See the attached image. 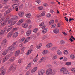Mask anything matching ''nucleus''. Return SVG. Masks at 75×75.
Masks as SVG:
<instances>
[{
    "mask_svg": "<svg viewBox=\"0 0 75 75\" xmlns=\"http://www.w3.org/2000/svg\"><path fill=\"white\" fill-rule=\"evenodd\" d=\"M17 19H18L17 16H12L10 19L9 17L7 18L1 24V25L2 26H4L5 25H6V24H11V23H12L14 20H17Z\"/></svg>",
    "mask_w": 75,
    "mask_h": 75,
    "instance_id": "f257e3e1",
    "label": "nucleus"
},
{
    "mask_svg": "<svg viewBox=\"0 0 75 75\" xmlns=\"http://www.w3.org/2000/svg\"><path fill=\"white\" fill-rule=\"evenodd\" d=\"M60 72L62 73L63 74H64V75H68L69 73V71L67 70V69L65 67H62L60 69Z\"/></svg>",
    "mask_w": 75,
    "mask_h": 75,
    "instance_id": "f03ea898",
    "label": "nucleus"
},
{
    "mask_svg": "<svg viewBox=\"0 0 75 75\" xmlns=\"http://www.w3.org/2000/svg\"><path fill=\"white\" fill-rule=\"evenodd\" d=\"M46 75H54L55 72H54L52 69L49 68L46 70Z\"/></svg>",
    "mask_w": 75,
    "mask_h": 75,
    "instance_id": "7ed1b4c3",
    "label": "nucleus"
},
{
    "mask_svg": "<svg viewBox=\"0 0 75 75\" xmlns=\"http://www.w3.org/2000/svg\"><path fill=\"white\" fill-rule=\"evenodd\" d=\"M7 50L10 52V55H11L14 52V47L13 46H10L8 47Z\"/></svg>",
    "mask_w": 75,
    "mask_h": 75,
    "instance_id": "20e7f679",
    "label": "nucleus"
},
{
    "mask_svg": "<svg viewBox=\"0 0 75 75\" xmlns=\"http://www.w3.org/2000/svg\"><path fill=\"white\" fill-rule=\"evenodd\" d=\"M17 67V65L16 64L14 63L11 65L9 67V69L8 70V71L10 72L11 70H12L14 71L16 69V68Z\"/></svg>",
    "mask_w": 75,
    "mask_h": 75,
    "instance_id": "39448f33",
    "label": "nucleus"
},
{
    "mask_svg": "<svg viewBox=\"0 0 75 75\" xmlns=\"http://www.w3.org/2000/svg\"><path fill=\"white\" fill-rule=\"evenodd\" d=\"M10 57H11V55H10V54L8 55H6L4 58L3 61L4 62L5 61H7V60L9 58H10Z\"/></svg>",
    "mask_w": 75,
    "mask_h": 75,
    "instance_id": "423d86ee",
    "label": "nucleus"
},
{
    "mask_svg": "<svg viewBox=\"0 0 75 75\" xmlns=\"http://www.w3.org/2000/svg\"><path fill=\"white\" fill-rule=\"evenodd\" d=\"M28 26V23H24L22 24V27L23 28H26Z\"/></svg>",
    "mask_w": 75,
    "mask_h": 75,
    "instance_id": "0eeeda50",
    "label": "nucleus"
},
{
    "mask_svg": "<svg viewBox=\"0 0 75 75\" xmlns=\"http://www.w3.org/2000/svg\"><path fill=\"white\" fill-rule=\"evenodd\" d=\"M44 74H45V71L43 69L40 70L38 72L39 75H43Z\"/></svg>",
    "mask_w": 75,
    "mask_h": 75,
    "instance_id": "6e6552de",
    "label": "nucleus"
},
{
    "mask_svg": "<svg viewBox=\"0 0 75 75\" xmlns=\"http://www.w3.org/2000/svg\"><path fill=\"white\" fill-rule=\"evenodd\" d=\"M18 15L20 17H23L24 16V11H20L18 13Z\"/></svg>",
    "mask_w": 75,
    "mask_h": 75,
    "instance_id": "1a4fd4ad",
    "label": "nucleus"
},
{
    "mask_svg": "<svg viewBox=\"0 0 75 75\" xmlns=\"http://www.w3.org/2000/svg\"><path fill=\"white\" fill-rule=\"evenodd\" d=\"M45 59H46L45 57H42L39 61V63H40L44 62L45 60Z\"/></svg>",
    "mask_w": 75,
    "mask_h": 75,
    "instance_id": "9d476101",
    "label": "nucleus"
},
{
    "mask_svg": "<svg viewBox=\"0 0 75 75\" xmlns=\"http://www.w3.org/2000/svg\"><path fill=\"white\" fill-rule=\"evenodd\" d=\"M40 27H42V29L46 27V25L44 24V22H43L42 23L39 25Z\"/></svg>",
    "mask_w": 75,
    "mask_h": 75,
    "instance_id": "9b49d317",
    "label": "nucleus"
},
{
    "mask_svg": "<svg viewBox=\"0 0 75 75\" xmlns=\"http://www.w3.org/2000/svg\"><path fill=\"white\" fill-rule=\"evenodd\" d=\"M53 45V44L51 43H49L46 45L47 48H50V47H51Z\"/></svg>",
    "mask_w": 75,
    "mask_h": 75,
    "instance_id": "f8f14e48",
    "label": "nucleus"
},
{
    "mask_svg": "<svg viewBox=\"0 0 75 75\" xmlns=\"http://www.w3.org/2000/svg\"><path fill=\"white\" fill-rule=\"evenodd\" d=\"M33 51V49H30L26 53V55H30Z\"/></svg>",
    "mask_w": 75,
    "mask_h": 75,
    "instance_id": "ddd939ff",
    "label": "nucleus"
},
{
    "mask_svg": "<svg viewBox=\"0 0 75 75\" xmlns=\"http://www.w3.org/2000/svg\"><path fill=\"white\" fill-rule=\"evenodd\" d=\"M3 67H1L0 69L1 71H2L0 74V75H4L5 74V73H6V71L4 70H3Z\"/></svg>",
    "mask_w": 75,
    "mask_h": 75,
    "instance_id": "4468645a",
    "label": "nucleus"
},
{
    "mask_svg": "<svg viewBox=\"0 0 75 75\" xmlns=\"http://www.w3.org/2000/svg\"><path fill=\"white\" fill-rule=\"evenodd\" d=\"M11 11V9L9 8L7 11L4 12V15H6V14L9 13Z\"/></svg>",
    "mask_w": 75,
    "mask_h": 75,
    "instance_id": "2eb2a0df",
    "label": "nucleus"
},
{
    "mask_svg": "<svg viewBox=\"0 0 75 75\" xmlns=\"http://www.w3.org/2000/svg\"><path fill=\"white\" fill-rule=\"evenodd\" d=\"M59 29L58 28L54 29L53 30V32L55 34H58L59 33Z\"/></svg>",
    "mask_w": 75,
    "mask_h": 75,
    "instance_id": "dca6fc26",
    "label": "nucleus"
},
{
    "mask_svg": "<svg viewBox=\"0 0 75 75\" xmlns=\"http://www.w3.org/2000/svg\"><path fill=\"white\" fill-rule=\"evenodd\" d=\"M32 65V63H30L28 64V65L26 67V69H29L30 68V67H31V65Z\"/></svg>",
    "mask_w": 75,
    "mask_h": 75,
    "instance_id": "f3484780",
    "label": "nucleus"
},
{
    "mask_svg": "<svg viewBox=\"0 0 75 75\" xmlns=\"http://www.w3.org/2000/svg\"><path fill=\"white\" fill-rule=\"evenodd\" d=\"M18 6H19V5L18 4H14L12 6V7H13L14 9H16V8H18Z\"/></svg>",
    "mask_w": 75,
    "mask_h": 75,
    "instance_id": "a211bd4d",
    "label": "nucleus"
},
{
    "mask_svg": "<svg viewBox=\"0 0 75 75\" xmlns=\"http://www.w3.org/2000/svg\"><path fill=\"white\" fill-rule=\"evenodd\" d=\"M13 29V28L12 27H11L9 28H8L7 29H5V33L7 34L8 33V32H9L10 31H11V30Z\"/></svg>",
    "mask_w": 75,
    "mask_h": 75,
    "instance_id": "6ab92c4d",
    "label": "nucleus"
},
{
    "mask_svg": "<svg viewBox=\"0 0 75 75\" xmlns=\"http://www.w3.org/2000/svg\"><path fill=\"white\" fill-rule=\"evenodd\" d=\"M12 35H13V32H10L8 34L7 38H10V37H11L12 36Z\"/></svg>",
    "mask_w": 75,
    "mask_h": 75,
    "instance_id": "aec40b11",
    "label": "nucleus"
},
{
    "mask_svg": "<svg viewBox=\"0 0 75 75\" xmlns=\"http://www.w3.org/2000/svg\"><path fill=\"white\" fill-rule=\"evenodd\" d=\"M37 67H35L33 68L31 71V73H34V72H35V71H37Z\"/></svg>",
    "mask_w": 75,
    "mask_h": 75,
    "instance_id": "412c9836",
    "label": "nucleus"
},
{
    "mask_svg": "<svg viewBox=\"0 0 75 75\" xmlns=\"http://www.w3.org/2000/svg\"><path fill=\"white\" fill-rule=\"evenodd\" d=\"M31 33V30H30L27 31L26 33V35L27 36H29Z\"/></svg>",
    "mask_w": 75,
    "mask_h": 75,
    "instance_id": "4be33fe9",
    "label": "nucleus"
},
{
    "mask_svg": "<svg viewBox=\"0 0 75 75\" xmlns=\"http://www.w3.org/2000/svg\"><path fill=\"white\" fill-rule=\"evenodd\" d=\"M7 43V40L6 39H4L3 41V42L2 43V45H4H4H6V43Z\"/></svg>",
    "mask_w": 75,
    "mask_h": 75,
    "instance_id": "5701e85b",
    "label": "nucleus"
},
{
    "mask_svg": "<svg viewBox=\"0 0 75 75\" xmlns=\"http://www.w3.org/2000/svg\"><path fill=\"white\" fill-rule=\"evenodd\" d=\"M23 22V20L22 19L20 20L17 22V25H20Z\"/></svg>",
    "mask_w": 75,
    "mask_h": 75,
    "instance_id": "b1692460",
    "label": "nucleus"
},
{
    "mask_svg": "<svg viewBox=\"0 0 75 75\" xmlns=\"http://www.w3.org/2000/svg\"><path fill=\"white\" fill-rule=\"evenodd\" d=\"M48 29L47 28H45L43 30L42 33L43 34H45L48 31Z\"/></svg>",
    "mask_w": 75,
    "mask_h": 75,
    "instance_id": "393cba45",
    "label": "nucleus"
},
{
    "mask_svg": "<svg viewBox=\"0 0 75 75\" xmlns=\"http://www.w3.org/2000/svg\"><path fill=\"white\" fill-rule=\"evenodd\" d=\"M4 33H6V29H5V30H2L0 32V35H4Z\"/></svg>",
    "mask_w": 75,
    "mask_h": 75,
    "instance_id": "a878e982",
    "label": "nucleus"
},
{
    "mask_svg": "<svg viewBox=\"0 0 75 75\" xmlns=\"http://www.w3.org/2000/svg\"><path fill=\"white\" fill-rule=\"evenodd\" d=\"M30 37H28V38H26L25 39L24 41V42L25 43L26 42H28L29 40H30Z\"/></svg>",
    "mask_w": 75,
    "mask_h": 75,
    "instance_id": "bb28decb",
    "label": "nucleus"
},
{
    "mask_svg": "<svg viewBox=\"0 0 75 75\" xmlns=\"http://www.w3.org/2000/svg\"><path fill=\"white\" fill-rule=\"evenodd\" d=\"M6 16V15H4V16L1 18L0 21V23L3 22V21L5 20V18H6V16Z\"/></svg>",
    "mask_w": 75,
    "mask_h": 75,
    "instance_id": "cd10ccee",
    "label": "nucleus"
},
{
    "mask_svg": "<svg viewBox=\"0 0 75 75\" xmlns=\"http://www.w3.org/2000/svg\"><path fill=\"white\" fill-rule=\"evenodd\" d=\"M54 23V20H52L50 21L49 23V25H52V24H53Z\"/></svg>",
    "mask_w": 75,
    "mask_h": 75,
    "instance_id": "c85d7f7f",
    "label": "nucleus"
},
{
    "mask_svg": "<svg viewBox=\"0 0 75 75\" xmlns=\"http://www.w3.org/2000/svg\"><path fill=\"white\" fill-rule=\"evenodd\" d=\"M48 51L47 50H44L42 52V54L43 55H45L47 54H48Z\"/></svg>",
    "mask_w": 75,
    "mask_h": 75,
    "instance_id": "c756f323",
    "label": "nucleus"
},
{
    "mask_svg": "<svg viewBox=\"0 0 75 75\" xmlns=\"http://www.w3.org/2000/svg\"><path fill=\"white\" fill-rule=\"evenodd\" d=\"M8 52L7 50H4L2 53V55H6L7 54Z\"/></svg>",
    "mask_w": 75,
    "mask_h": 75,
    "instance_id": "7c9ffc66",
    "label": "nucleus"
},
{
    "mask_svg": "<svg viewBox=\"0 0 75 75\" xmlns=\"http://www.w3.org/2000/svg\"><path fill=\"white\" fill-rule=\"evenodd\" d=\"M42 45V43H40L37 46V48L38 49H40L41 48V47Z\"/></svg>",
    "mask_w": 75,
    "mask_h": 75,
    "instance_id": "2f4dec72",
    "label": "nucleus"
},
{
    "mask_svg": "<svg viewBox=\"0 0 75 75\" xmlns=\"http://www.w3.org/2000/svg\"><path fill=\"white\" fill-rule=\"evenodd\" d=\"M15 57H17V56H19V54H20V51L19 50L17 51L16 52Z\"/></svg>",
    "mask_w": 75,
    "mask_h": 75,
    "instance_id": "473e14b6",
    "label": "nucleus"
},
{
    "mask_svg": "<svg viewBox=\"0 0 75 75\" xmlns=\"http://www.w3.org/2000/svg\"><path fill=\"white\" fill-rule=\"evenodd\" d=\"M31 16V13H28L25 15V16H26V17H27L28 18H30Z\"/></svg>",
    "mask_w": 75,
    "mask_h": 75,
    "instance_id": "72a5a7b5",
    "label": "nucleus"
},
{
    "mask_svg": "<svg viewBox=\"0 0 75 75\" xmlns=\"http://www.w3.org/2000/svg\"><path fill=\"white\" fill-rule=\"evenodd\" d=\"M63 53L65 55H68V51L67 50H65L63 51Z\"/></svg>",
    "mask_w": 75,
    "mask_h": 75,
    "instance_id": "f704fd0d",
    "label": "nucleus"
},
{
    "mask_svg": "<svg viewBox=\"0 0 75 75\" xmlns=\"http://www.w3.org/2000/svg\"><path fill=\"white\" fill-rule=\"evenodd\" d=\"M16 23H17V21H15L13 22L12 23H11V24L9 25V26H12V25H14V24H15Z\"/></svg>",
    "mask_w": 75,
    "mask_h": 75,
    "instance_id": "c9c22d12",
    "label": "nucleus"
},
{
    "mask_svg": "<svg viewBox=\"0 0 75 75\" xmlns=\"http://www.w3.org/2000/svg\"><path fill=\"white\" fill-rule=\"evenodd\" d=\"M57 54L58 55H61L62 54V52L60 50H57Z\"/></svg>",
    "mask_w": 75,
    "mask_h": 75,
    "instance_id": "e433bc0d",
    "label": "nucleus"
},
{
    "mask_svg": "<svg viewBox=\"0 0 75 75\" xmlns=\"http://www.w3.org/2000/svg\"><path fill=\"white\" fill-rule=\"evenodd\" d=\"M18 35V33L17 32L15 33L13 35L14 37H15V38H16V37H17Z\"/></svg>",
    "mask_w": 75,
    "mask_h": 75,
    "instance_id": "4c0bfd02",
    "label": "nucleus"
},
{
    "mask_svg": "<svg viewBox=\"0 0 75 75\" xmlns=\"http://www.w3.org/2000/svg\"><path fill=\"white\" fill-rule=\"evenodd\" d=\"M57 26V25L56 24H54L52 25H51V27L52 28H55V27Z\"/></svg>",
    "mask_w": 75,
    "mask_h": 75,
    "instance_id": "58836bf2",
    "label": "nucleus"
},
{
    "mask_svg": "<svg viewBox=\"0 0 75 75\" xmlns=\"http://www.w3.org/2000/svg\"><path fill=\"white\" fill-rule=\"evenodd\" d=\"M15 60V59L14 57H12L9 59V61L11 62H13Z\"/></svg>",
    "mask_w": 75,
    "mask_h": 75,
    "instance_id": "ea45409f",
    "label": "nucleus"
},
{
    "mask_svg": "<svg viewBox=\"0 0 75 75\" xmlns=\"http://www.w3.org/2000/svg\"><path fill=\"white\" fill-rule=\"evenodd\" d=\"M38 9L39 10H42L43 9V6H38Z\"/></svg>",
    "mask_w": 75,
    "mask_h": 75,
    "instance_id": "a19ab883",
    "label": "nucleus"
},
{
    "mask_svg": "<svg viewBox=\"0 0 75 75\" xmlns=\"http://www.w3.org/2000/svg\"><path fill=\"white\" fill-rule=\"evenodd\" d=\"M38 58H35L33 60V61L35 63V62H37V61H38Z\"/></svg>",
    "mask_w": 75,
    "mask_h": 75,
    "instance_id": "79ce46f5",
    "label": "nucleus"
},
{
    "mask_svg": "<svg viewBox=\"0 0 75 75\" xmlns=\"http://www.w3.org/2000/svg\"><path fill=\"white\" fill-rule=\"evenodd\" d=\"M71 64H72V63L71 62H67L65 64L66 65H67L68 66L69 65H71Z\"/></svg>",
    "mask_w": 75,
    "mask_h": 75,
    "instance_id": "37998d69",
    "label": "nucleus"
},
{
    "mask_svg": "<svg viewBox=\"0 0 75 75\" xmlns=\"http://www.w3.org/2000/svg\"><path fill=\"white\" fill-rule=\"evenodd\" d=\"M9 0H3V3L4 4H5L6 3V2H7Z\"/></svg>",
    "mask_w": 75,
    "mask_h": 75,
    "instance_id": "c03bdc74",
    "label": "nucleus"
},
{
    "mask_svg": "<svg viewBox=\"0 0 75 75\" xmlns=\"http://www.w3.org/2000/svg\"><path fill=\"white\" fill-rule=\"evenodd\" d=\"M24 40H25V38H22L20 41V42H23L24 41Z\"/></svg>",
    "mask_w": 75,
    "mask_h": 75,
    "instance_id": "a18cd8bd",
    "label": "nucleus"
},
{
    "mask_svg": "<svg viewBox=\"0 0 75 75\" xmlns=\"http://www.w3.org/2000/svg\"><path fill=\"white\" fill-rule=\"evenodd\" d=\"M31 72V71L30 70H28L27 72L26 73L25 75H29Z\"/></svg>",
    "mask_w": 75,
    "mask_h": 75,
    "instance_id": "49530a36",
    "label": "nucleus"
},
{
    "mask_svg": "<svg viewBox=\"0 0 75 75\" xmlns=\"http://www.w3.org/2000/svg\"><path fill=\"white\" fill-rule=\"evenodd\" d=\"M52 59H57V55H54Z\"/></svg>",
    "mask_w": 75,
    "mask_h": 75,
    "instance_id": "de8ad7c7",
    "label": "nucleus"
},
{
    "mask_svg": "<svg viewBox=\"0 0 75 75\" xmlns=\"http://www.w3.org/2000/svg\"><path fill=\"white\" fill-rule=\"evenodd\" d=\"M45 12L43 11L42 13H41V15L42 16H45Z\"/></svg>",
    "mask_w": 75,
    "mask_h": 75,
    "instance_id": "09e8293b",
    "label": "nucleus"
},
{
    "mask_svg": "<svg viewBox=\"0 0 75 75\" xmlns=\"http://www.w3.org/2000/svg\"><path fill=\"white\" fill-rule=\"evenodd\" d=\"M38 31V28H35V29H34L33 30V31L34 33H37Z\"/></svg>",
    "mask_w": 75,
    "mask_h": 75,
    "instance_id": "8fccbe9b",
    "label": "nucleus"
},
{
    "mask_svg": "<svg viewBox=\"0 0 75 75\" xmlns=\"http://www.w3.org/2000/svg\"><path fill=\"white\" fill-rule=\"evenodd\" d=\"M26 21L27 22L28 24V23H31V20L30 19H28L26 20Z\"/></svg>",
    "mask_w": 75,
    "mask_h": 75,
    "instance_id": "3c124183",
    "label": "nucleus"
},
{
    "mask_svg": "<svg viewBox=\"0 0 75 75\" xmlns=\"http://www.w3.org/2000/svg\"><path fill=\"white\" fill-rule=\"evenodd\" d=\"M47 17H48L49 18V17H51V14L50 13H48L46 15Z\"/></svg>",
    "mask_w": 75,
    "mask_h": 75,
    "instance_id": "603ef678",
    "label": "nucleus"
},
{
    "mask_svg": "<svg viewBox=\"0 0 75 75\" xmlns=\"http://www.w3.org/2000/svg\"><path fill=\"white\" fill-rule=\"evenodd\" d=\"M70 57L71 59H74L75 58V56L73 55H70Z\"/></svg>",
    "mask_w": 75,
    "mask_h": 75,
    "instance_id": "864d4df0",
    "label": "nucleus"
},
{
    "mask_svg": "<svg viewBox=\"0 0 75 75\" xmlns=\"http://www.w3.org/2000/svg\"><path fill=\"white\" fill-rule=\"evenodd\" d=\"M57 48V47H54L52 48V50H53V51H55L56 50V49Z\"/></svg>",
    "mask_w": 75,
    "mask_h": 75,
    "instance_id": "5fc2aeb1",
    "label": "nucleus"
},
{
    "mask_svg": "<svg viewBox=\"0 0 75 75\" xmlns=\"http://www.w3.org/2000/svg\"><path fill=\"white\" fill-rule=\"evenodd\" d=\"M43 5L45 7H48V4L47 3L44 4Z\"/></svg>",
    "mask_w": 75,
    "mask_h": 75,
    "instance_id": "6e6d98bb",
    "label": "nucleus"
},
{
    "mask_svg": "<svg viewBox=\"0 0 75 75\" xmlns=\"http://www.w3.org/2000/svg\"><path fill=\"white\" fill-rule=\"evenodd\" d=\"M47 38V35H45L44 36H43L42 38V39L43 40H44V39H45V38Z\"/></svg>",
    "mask_w": 75,
    "mask_h": 75,
    "instance_id": "4d7b16f0",
    "label": "nucleus"
},
{
    "mask_svg": "<svg viewBox=\"0 0 75 75\" xmlns=\"http://www.w3.org/2000/svg\"><path fill=\"white\" fill-rule=\"evenodd\" d=\"M54 64H55V65H59V63H57V62H54Z\"/></svg>",
    "mask_w": 75,
    "mask_h": 75,
    "instance_id": "13d9d810",
    "label": "nucleus"
},
{
    "mask_svg": "<svg viewBox=\"0 0 75 75\" xmlns=\"http://www.w3.org/2000/svg\"><path fill=\"white\" fill-rule=\"evenodd\" d=\"M25 49H26V48L25 47H23L22 48L21 50L22 51H23V52H24V50H25Z\"/></svg>",
    "mask_w": 75,
    "mask_h": 75,
    "instance_id": "bf43d9fd",
    "label": "nucleus"
},
{
    "mask_svg": "<svg viewBox=\"0 0 75 75\" xmlns=\"http://www.w3.org/2000/svg\"><path fill=\"white\" fill-rule=\"evenodd\" d=\"M67 60V58L65 57H64L63 58V61H66Z\"/></svg>",
    "mask_w": 75,
    "mask_h": 75,
    "instance_id": "052dcab7",
    "label": "nucleus"
},
{
    "mask_svg": "<svg viewBox=\"0 0 75 75\" xmlns=\"http://www.w3.org/2000/svg\"><path fill=\"white\" fill-rule=\"evenodd\" d=\"M62 33L65 36H66V35H67V34L65 32H63Z\"/></svg>",
    "mask_w": 75,
    "mask_h": 75,
    "instance_id": "680f3d73",
    "label": "nucleus"
},
{
    "mask_svg": "<svg viewBox=\"0 0 75 75\" xmlns=\"http://www.w3.org/2000/svg\"><path fill=\"white\" fill-rule=\"evenodd\" d=\"M21 62H22V60L21 59H20L19 60L18 62V63L20 64V63H21Z\"/></svg>",
    "mask_w": 75,
    "mask_h": 75,
    "instance_id": "e2e57ef3",
    "label": "nucleus"
},
{
    "mask_svg": "<svg viewBox=\"0 0 75 75\" xmlns=\"http://www.w3.org/2000/svg\"><path fill=\"white\" fill-rule=\"evenodd\" d=\"M36 17L39 18V17H41V15H38L36 16Z\"/></svg>",
    "mask_w": 75,
    "mask_h": 75,
    "instance_id": "0e129e2a",
    "label": "nucleus"
},
{
    "mask_svg": "<svg viewBox=\"0 0 75 75\" xmlns=\"http://www.w3.org/2000/svg\"><path fill=\"white\" fill-rule=\"evenodd\" d=\"M71 71L72 72H75V68H72L71 69Z\"/></svg>",
    "mask_w": 75,
    "mask_h": 75,
    "instance_id": "69168bd1",
    "label": "nucleus"
},
{
    "mask_svg": "<svg viewBox=\"0 0 75 75\" xmlns=\"http://www.w3.org/2000/svg\"><path fill=\"white\" fill-rule=\"evenodd\" d=\"M7 8H8V6L7 5L4 6V9H7Z\"/></svg>",
    "mask_w": 75,
    "mask_h": 75,
    "instance_id": "338daca9",
    "label": "nucleus"
},
{
    "mask_svg": "<svg viewBox=\"0 0 75 75\" xmlns=\"http://www.w3.org/2000/svg\"><path fill=\"white\" fill-rule=\"evenodd\" d=\"M54 12V10H53L52 9H51L50 10V13H53V12Z\"/></svg>",
    "mask_w": 75,
    "mask_h": 75,
    "instance_id": "774afa93",
    "label": "nucleus"
}]
</instances>
